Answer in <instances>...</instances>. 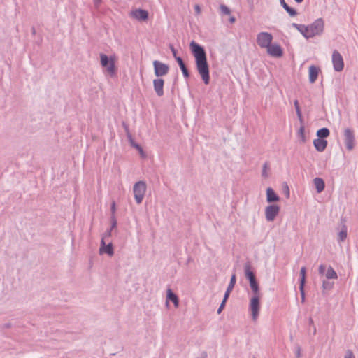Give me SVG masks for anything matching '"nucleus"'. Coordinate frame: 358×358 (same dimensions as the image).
<instances>
[{
    "label": "nucleus",
    "instance_id": "b1692460",
    "mask_svg": "<svg viewBox=\"0 0 358 358\" xmlns=\"http://www.w3.org/2000/svg\"><path fill=\"white\" fill-rule=\"evenodd\" d=\"M250 286L253 292L254 296H261V293L259 292V285L257 281L251 282L250 283Z\"/></svg>",
    "mask_w": 358,
    "mask_h": 358
},
{
    "label": "nucleus",
    "instance_id": "a19ab883",
    "mask_svg": "<svg viewBox=\"0 0 358 358\" xmlns=\"http://www.w3.org/2000/svg\"><path fill=\"white\" fill-rule=\"evenodd\" d=\"M141 156L143 157V158H145V153L144 152V151L143 150V149L141 148L140 150H138Z\"/></svg>",
    "mask_w": 358,
    "mask_h": 358
},
{
    "label": "nucleus",
    "instance_id": "79ce46f5",
    "mask_svg": "<svg viewBox=\"0 0 358 358\" xmlns=\"http://www.w3.org/2000/svg\"><path fill=\"white\" fill-rule=\"evenodd\" d=\"M171 51H172V52H173V57H174L175 58H176V57H178L176 56V50L173 48V46H171Z\"/></svg>",
    "mask_w": 358,
    "mask_h": 358
},
{
    "label": "nucleus",
    "instance_id": "de8ad7c7",
    "mask_svg": "<svg viewBox=\"0 0 358 358\" xmlns=\"http://www.w3.org/2000/svg\"><path fill=\"white\" fill-rule=\"evenodd\" d=\"M297 3H301L303 0H295Z\"/></svg>",
    "mask_w": 358,
    "mask_h": 358
},
{
    "label": "nucleus",
    "instance_id": "473e14b6",
    "mask_svg": "<svg viewBox=\"0 0 358 358\" xmlns=\"http://www.w3.org/2000/svg\"><path fill=\"white\" fill-rule=\"evenodd\" d=\"M299 133L300 136H301L302 141H305L304 127H301L299 129Z\"/></svg>",
    "mask_w": 358,
    "mask_h": 358
},
{
    "label": "nucleus",
    "instance_id": "dca6fc26",
    "mask_svg": "<svg viewBox=\"0 0 358 358\" xmlns=\"http://www.w3.org/2000/svg\"><path fill=\"white\" fill-rule=\"evenodd\" d=\"M266 200L269 203L278 201L280 200V197L271 187H268L266 189Z\"/></svg>",
    "mask_w": 358,
    "mask_h": 358
},
{
    "label": "nucleus",
    "instance_id": "423d86ee",
    "mask_svg": "<svg viewBox=\"0 0 358 358\" xmlns=\"http://www.w3.org/2000/svg\"><path fill=\"white\" fill-rule=\"evenodd\" d=\"M155 75L157 77H162L166 76L169 71V66L163 62H161L157 60H155L152 62Z\"/></svg>",
    "mask_w": 358,
    "mask_h": 358
},
{
    "label": "nucleus",
    "instance_id": "0eeeda50",
    "mask_svg": "<svg viewBox=\"0 0 358 358\" xmlns=\"http://www.w3.org/2000/svg\"><path fill=\"white\" fill-rule=\"evenodd\" d=\"M273 36L268 32H261L257 36V44L263 48H266L271 43Z\"/></svg>",
    "mask_w": 358,
    "mask_h": 358
},
{
    "label": "nucleus",
    "instance_id": "a211bd4d",
    "mask_svg": "<svg viewBox=\"0 0 358 358\" xmlns=\"http://www.w3.org/2000/svg\"><path fill=\"white\" fill-rule=\"evenodd\" d=\"M317 193L322 192L325 187L324 181L320 178H316L313 180Z\"/></svg>",
    "mask_w": 358,
    "mask_h": 358
},
{
    "label": "nucleus",
    "instance_id": "6ab92c4d",
    "mask_svg": "<svg viewBox=\"0 0 358 358\" xmlns=\"http://www.w3.org/2000/svg\"><path fill=\"white\" fill-rule=\"evenodd\" d=\"M101 247L100 248L101 252H105L108 254L109 255H113V249L111 243L108 244L106 246H104L105 242L103 239L101 240Z\"/></svg>",
    "mask_w": 358,
    "mask_h": 358
},
{
    "label": "nucleus",
    "instance_id": "ea45409f",
    "mask_svg": "<svg viewBox=\"0 0 358 358\" xmlns=\"http://www.w3.org/2000/svg\"><path fill=\"white\" fill-rule=\"evenodd\" d=\"M300 292H301V299H302V301L303 302L304 301V299H305V293H304V287H303V289H300Z\"/></svg>",
    "mask_w": 358,
    "mask_h": 358
},
{
    "label": "nucleus",
    "instance_id": "bb28decb",
    "mask_svg": "<svg viewBox=\"0 0 358 358\" xmlns=\"http://www.w3.org/2000/svg\"><path fill=\"white\" fill-rule=\"evenodd\" d=\"M269 165L268 163L266 162L263 165L262 175L264 178H266L268 177Z\"/></svg>",
    "mask_w": 358,
    "mask_h": 358
},
{
    "label": "nucleus",
    "instance_id": "cd10ccee",
    "mask_svg": "<svg viewBox=\"0 0 358 358\" xmlns=\"http://www.w3.org/2000/svg\"><path fill=\"white\" fill-rule=\"evenodd\" d=\"M347 236V229L343 228L338 234V238L340 241H343L345 239Z\"/></svg>",
    "mask_w": 358,
    "mask_h": 358
},
{
    "label": "nucleus",
    "instance_id": "2f4dec72",
    "mask_svg": "<svg viewBox=\"0 0 358 358\" xmlns=\"http://www.w3.org/2000/svg\"><path fill=\"white\" fill-rule=\"evenodd\" d=\"M286 11L291 15L294 16L296 15V12L294 9L289 7L288 6L285 8Z\"/></svg>",
    "mask_w": 358,
    "mask_h": 358
},
{
    "label": "nucleus",
    "instance_id": "7ed1b4c3",
    "mask_svg": "<svg viewBox=\"0 0 358 358\" xmlns=\"http://www.w3.org/2000/svg\"><path fill=\"white\" fill-rule=\"evenodd\" d=\"M116 62L117 57L114 55L110 57H108L106 55L103 53L100 55L101 65L105 69V72L110 77H113L116 75Z\"/></svg>",
    "mask_w": 358,
    "mask_h": 358
},
{
    "label": "nucleus",
    "instance_id": "393cba45",
    "mask_svg": "<svg viewBox=\"0 0 358 358\" xmlns=\"http://www.w3.org/2000/svg\"><path fill=\"white\" fill-rule=\"evenodd\" d=\"M245 275H246V278L249 280L250 283L251 282L256 281L255 277V275H254L253 272L251 271L249 268H247L245 270Z\"/></svg>",
    "mask_w": 358,
    "mask_h": 358
},
{
    "label": "nucleus",
    "instance_id": "2eb2a0df",
    "mask_svg": "<svg viewBox=\"0 0 358 358\" xmlns=\"http://www.w3.org/2000/svg\"><path fill=\"white\" fill-rule=\"evenodd\" d=\"M169 301H171L173 303L175 308H178L179 306V299L176 294H175L171 289H169L167 290L166 294V305L169 304Z\"/></svg>",
    "mask_w": 358,
    "mask_h": 358
},
{
    "label": "nucleus",
    "instance_id": "412c9836",
    "mask_svg": "<svg viewBox=\"0 0 358 358\" xmlns=\"http://www.w3.org/2000/svg\"><path fill=\"white\" fill-rule=\"evenodd\" d=\"M306 267H302L300 271L301 280H300V289H303L304 287L306 282Z\"/></svg>",
    "mask_w": 358,
    "mask_h": 358
},
{
    "label": "nucleus",
    "instance_id": "6e6552de",
    "mask_svg": "<svg viewBox=\"0 0 358 358\" xmlns=\"http://www.w3.org/2000/svg\"><path fill=\"white\" fill-rule=\"evenodd\" d=\"M332 64L336 71H341L344 68L343 57L337 50H334L332 53Z\"/></svg>",
    "mask_w": 358,
    "mask_h": 358
},
{
    "label": "nucleus",
    "instance_id": "20e7f679",
    "mask_svg": "<svg viewBox=\"0 0 358 358\" xmlns=\"http://www.w3.org/2000/svg\"><path fill=\"white\" fill-rule=\"evenodd\" d=\"M133 190L135 200L138 204H140L142 202L146 192L145 183L143 181L136 182L134 186Z\"/></svg>",
    "mask_w": 358,
    "mask_h": 358
},
{
    "label": "nucleus",
    "instance_id": "4c0bfd02",
    "mask_svg": "<svg viewBox=\"0 0 358 358\" xmlns=\"http://www.w3.org/2000/svg\"><path fill=\"white\" fill-rule=\"evenodd\" d=\"M194 10L196 15H199L201 13V8L199 5L196 4L194 6Z\"/></svg>",
    "mask_w": 358,
    "mask_h": 358
},
{
    "label": "nucleus",
    "instance_id": "58836bf2",
    "mask_svg": "<svg viewBox=\"0 0 358 358\" xmlns=\"http://www.w3.org/2000/svg\"><path fill=\"white\" fill-rule=\"evenodd\" d=\"M224 305H225V303H224V301H222V303H221V305H220V308H218V310H217V313H221V311L222 310V309H223V308H224Z\"/></svg>",
    "mask_w": 358,
    "mask_h": 358
},
{
    "label": "nucleus",
    "instance_id": "f704fd0d",
    "mask_svg": "<svg viewBox=\"0 0 358 358\" xmlns=\"http://www.w3.org/2000/svg\"><path fill=\"white\" fill-rule=\"evenodd\" d=\"M345 358H355V357L352 351L348 350L345 355Z\"/></svg>",
    "mask_w": 358,
    "mask_h": 358
},
{
    "label": "nucleus",
    "instance_id": "c85d7f7f",
    "mask_svg": "<svg viewBox=\"0 0 358 358\" xmlns=\"http://www.w3.org/2000/svg\"><path fill=\"white\" fill-rule=\"evenodd\" d=\"M235 283H236V275L234 274V275H232V276L231 278V280H230L229 285L227 288L229 290H232L235 285Z\"/></svg>",
    "mask_w": 358,
    "mask_h": 358
},
{
    "label": "nucleus",
    "instance_id": "37998d69",
    "mask_svg": "<svg viewBox=\"0 0 358 358\" xmlns=\"http://www.w3.org/2000/svg\"><path fill=\"white\" fill-rule=\"evenodd\" d=\"M280 3L282 4V6H283L284 8H285L288 5L286 3V2L285 1V0H280Z\"/></svg>",
    "mask_w": 358,
    "mask_h": 358
},
{
    "label": "nucleus",
    "instance_id": "49530a36",
    "mask_svg": "<svg viewBox=\"0 0 358 358\" xmlns=\"http://www.w3.org/2000/svg\"><path fill=\"white\" fill-rule=\"evenodd\" d=\"M115 203H113V205H112V209L113 210H115Z\"/></svg>",
    "mask_w": 358,
    "mask_h": 358
},
{
    "label": "nucleus",
    "instance_id": "f8f14e48",
    "mask_svg": "<svg viewBox=\"0 0 358 358\" xmlns=\"http://www.w3.org/2000/svg\"><path fill=\"white\" fill-rule=\"evenodd\" d=\"M267 52L272 57H280L282 55L281 47L278 44L271 43L266 48Z\"/></svg>",
    "mask_w": 358,
    "mask_h": 358
},
{
    "label": "nucleus",
    "instance_id": "a878e982",
    "mask_svg": "<svg viewBox=\"0 0 358 358\" xmlns=\"http://www.w3.org/2000/svg\"><path fill=\"white\" fill-rule=\"evenodd\" d=\"M294 106H295V109H296V112L297 116H298L299 120L302 121V114H301V109H300V107H299V103L298 100H295L294 101Z\"/></svg>",
    "mask_w": 358,
    "mask_h": 358
},
{
    "label": "nucleus",
    "instance_id": "e433bc0d",
    "mask_svg": "<svg viewBox=\"0 0 358 358\" xmlns=\"http://www.w3.org/2000/svg\"><path fill=\"white\" fill-rule=\"evenodd\" d=\"M325 268H326L325 266H324V265H320V267H319V273H320V274H322H322H324V273Z\"/></svg>",
    "mask_w": 358,
    "mask_h": 358
},
{
    "label": "nucleus",
    "instance_id": "c756f323",
    "mask_svg": "<svg viewBox=\"0 0 358 358\" xmlns=\"http://www.w3.org/2000/svg\"><path fill=\"white\" fill-rule=\"evenodd\" d=\"M220 8L222 13L224 15H229L231 13L229 8L224 5H221Z\"/></svg>",
    "mask_w": 358,
    "mask_h": 358
},
{
    "label": "nucleus",
    "instance_id": "39448f33",
    "mask_svg": "<svg viewBox=\"0 0 358 358\" xmlns=\"http://www.w3.org/2000/svg\"><path fill=\"white\" fill-rule=\"evenodd\" d=\"M260 299L261 296H253L250 301V309L252 313V317L254 320H256L259 316L260 309Z\"/></svg>",
    "mask_w": 358,
    "mask_h": 358
},
{
    "label": "nucleus",
    "instance_id": "9b49d317",
    "mask_svg": "<svg viewBox=\"0 0 358 358\" xmlns=\"http://www.w3.org/2000/svg\"><path fill=\"white\" fill-rule=\"evenodd\" d=\"M130 15L139 21H145L148 20V13L143 9H136L131 12Z\"/></svg>",
    "mask_w": 358,
    "mask_h": 358
},
{
    "label": "nucleus",
    "instance_id": "9d476101",
    "mask_svg": "<svg viewBox=\"0 0 358 358\" xmlns=\"http://www.w3.org/2000/svg\"><path fill=\"white\" fill-rule=\"evenodd\" d=\"M345 144L348 150H352L355 146V136L350 129L344 131Z\"/></svg>",
    "mask_w": 358,
    "mask_h": 358
},
{
    "label": "nucleus",
    "instance_id": "7c9ffc66",
    "mask_svg": "<svg viewBox=\"0 0 358 358\" xmlns=\"http://www.w3.org/2000/svg\"><path fill=\"white\" fill-rule=\"evenodd\" d=\"M286 11L291 15L294 16L296 15V12L294 9L289 7L288 6L285 8Z\"/></svg>",
    "mask_w": 358,
    "mask_h": 358
},
{
    "label": "nucleus",
    "instance_id": "c9c22d12",
    "mask_svg": "<svg viewBox=\"0 0 358 358\" xmlns=\"http://www.w3.org/2000/svg\"><path fill=\"white\" fill-rule=\"evenodd\" d=\"M285 192L287 197L288 198L289 196V189L287 184L285 185Z\"/></svg>",
    "mask_w": 358,
    "mask_h": 358
},
{
    "label": "nucleus",
    "instance_id": "f03ea898",
    "mask_svg": "<svg viewBox=\"0 0 358 358\" xmlns=\"http://www.w3.org/2000/svg\"><path fill=\"white\" fill-rule=\"evenodd\" d=\"M292 26L295 27L305 38H312L323 32L324 21L322 19L316 20L313 23L308 26L293 23Z\"/></svg>",
    "mask_w": 358,
    "mask_h": 358
},
{
    "label": "nucleus",
    "instance_id": "aec40b11",
    "mask_svg": "<svg viewBox=\"0 0 358 358\" xmlns=\"http://www.w3.org/2000/svg\"><path fill=\"white\" fill-rule=\"evenodd\" d=\"M176 60L177 61L181 71H182V73L184 75V76L185 78H188L189 77V72L187 71V69L185 64V63L183 62L182 58L180 57H176Z\"/></svg>",
    "mask_w": 358,
    "mask_h": 358
},
{
    "label": "nucleus",
    "instance_id": "5701e85b",
    "mask_svg": "<svg viewBox=\"0 0 358 358\" xmlns=\"http://www.w3.org/2000/svg\"><path fill=\"white\" fill-rule=\"evenodd\" d=\"M325 275L327 279H336L338 278L336 273L331 266L327 268Z\"/></svg>",
    "mask_w": 358,
    "mask_h": 358
},
{
    "label": "nucleus",
    "instance_id": "f257e3e1",
    "mask_svg": "<svg viewBox=\"0 0 358 358\" xmlns=\"http://www.w3.org/2000/svg\"><path fill=\"white\" fill-rule=\"evenodd\" d=\"M190 48L195 58L197 71L206 85L210 82L209 67L204 49L195 43L191 42Z\"/></svg>",
    "mask_w": 358,
    "mask_h": 358
},
{
    "label": "nucleus",
    "instance_id": "4be33fe9",
    "mask_svg": "<svg viewBox=\"0 0 358 358\" xmlns=\"http://www.w3.org/2000/svg\"><path fill=\"white\" fill-rule=\"evenodd\" d=\"M318 138H327L329 136V130L327 128H322L317 131Z\"/></svg>",
    "mask_w": 358,
    "mask_h": 358
},
{
    "label": "nucleus",
    "instance_id": "72a5a7b5",
    "mask_svg": "<svg viewBox=\"0 0 358 358\" xmlns=\"http://www.w3.org/2000/svg\"><path fill=\"white\" fill-rule=\"evenodd\" d=\"M231 291H232V290H229V289L227 288V291H226V292H225V294H224V299H223L224 303H226V301H227V299H228V297H229V294H230V293H231Z\"/></svg>",
    "mask_w": 358,
    "mask_h": 358
},
{
    "label": "nucleus",
    "instance_id": "ddd939ff",
    "mask_svg": "<svg viewBox=\"0 0 358 358\" xmlns=\"http://www.w3.org/2000/svg\"><path fill=\"white\" fill-rule=\"evenodd\" d=\"M164 80L162 78H157L153 80L154 90L159 96L164 95Z\"/></svg>",
    "mask_w": 358,
    "mask_h": 358
},
{
    "label": "nucleus",
    "instance_id": "1a4fd4ad",
    "mask_svg": "<svg viewBox=\"0 0 358 358\" xmlns=\"http://www.w3.org/2000/svg\"><path fill=\"white\" fill-rule=\"evenodd\" d=\"M280 212V206L275 204L268 206L265 208V216L267 221L271 222L275 220Z\"/></svg>",
    "mask_w": 358,
    "mask_h": 358
},
{
    "label": "nucleus",
    "instance_id": "a18cd8bd",
    "mask_svg": "<svg viewBox=\"0 0 358 358\" xmlns=\"http://www.w3.org/2000/svg\"><path fill=\"white\" fill-rule=\"evenodd\" d=\"M229 21H230L231 23H234V22H235L236 19H235L234 17H231L230 19H229Z\"/></svg>",
    "mask_w": 358,
    "mask_h": 358
},
{
    "label": "nucleus",
    "instance_id": "f3484780",
    "mask_svg": "<svg viewBox=\"0 0 358 358\" xmlns=\"http://www.w3.org/2000/svg\"><path fill=\"white\" fill-rule=\"evenodd\" d=\"M313 144L317 151L322 152L327 145V141L322 138H317L314 140Z\"/></svg>",
    "mask_w": 358,
    "mask_h": 358
},
{
    "label": "nucleus",
    "instance_id": "4468645a",
    "mask_svg": "<svg viewBox=\"0 0 358 358\" xmlns=\"http://www.w3.org/2000/svg\"><path fill=\"white\" fill-rule=\"evenodd\" d=\"M320 71V68L315 66H310L308 69V78L311 83H313L317 79L319 73Z\"/></svg>",
    "mask_w": 358,
    "mask_h": 358
},
{
    "label": "nucleus",
    "instance_id": "c03bdc74",
    "mask_svg": "<svg viewBox=\"0 0 358 358\" xmlns=\"http://www.w3.org/2000/svg\"><path fill=\"white\" fill-rule=\"evenodd\" d=\"M133 145H134V147L135 148H136L138 150H140L142 148H141L139 145H138V144H134V143H133Z\"/></svg>",
    "mask_w": 358,
    "mask_h": 358
}]
</instances>
